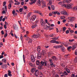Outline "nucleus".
<instances>
[{"instance_id":"nucleus-58","label":"nucleus","mask_w":77,"mask_h":77,"mask_svg":"<svg viewBox=\"0 0 77 77\" xmlns=\"http://www.w3.org/2000/svg\"><path fill=\"white\" fill-rule=\"evenodd\" d=\"M65 63H63L61 65L62 66H63V67H64V66H65Z\"/></svg>"},{"instance_id":"nucleus-36","label":"nucleus","mask_w":77,"mask_h":77,"mask_svg":"<svg viewBox=\"0 0 77 77\" xmlns=\"http://www.w3.org/2000/svg\"><path fill=\"white\" fill-rule=\"evenodd\" d=\"M56 40H52L51 41V43H55Z\"/></svg>"},{"instance_id":"nucleus-35","label":"nucleus","mask_w":77,"mask_h":77,"mask_svg":"<svg viewBox=\"0 0 77 77\" xmlns=\"http://www.w3.org/2000/svg\"><path fill=\"white\" fill-rule=\"evenodd\" d=\"M50 65L51 67H52V66H53V65H54V66H54V65H55V64H54L53 63H50Z\"/></svg>"},{"instance_id":"nucleus-33","label":"nucleus","mask_w":77,"mask_h":77,"mask_svg":"<svg viewBox=\"0 0 77 77\" xmlns=\"http://www.w3.org/2000/svg\"><path fill=\"white\" fill-rule=\"evenodd\" d=\"M59 38V37H57L54 38L52 39H55V40H57V39H58Z\"/></svg>"},{"instance_id":"nucleus-43","label":"nucleus","mask_w":77,"mask_h":77,"mask_svg":"<svg viewBox=\"0 0 77 77\" xmlns=\"http://www.w3.org/2000/svg\"><path fill=\"white\" fill-rule=\"evenodd\" d=\"M37 25H35L32 26V29H34V28H35V27L37 26Z\"/></svg>"},{"instance_id":"nucleus-56","label":"nucleus","mask_w":77,"mask_h":77,"mask_svg":"<svg viewBox=\"0 0 77 77\" xmlns=\"http://www.w3.org/2000/svg\"><path fill=\"white\" fill-rule=\"evenodd\" d=\"M74 41V39H72V40H71L70 39L69 40V42H73V41Z\"/></svg>"},{"instance_id":"nucleus-3","label":"nucleus","mask_w":77,"mask_h":77,"mask_svg":"<svg viewBox=\"0 0 77 77\" xmlns=\"http://www.w3.org/2000/svg\"><path fill=\"white\" fill-rule=\"evenodd\" d=\"M40 23L42 26H45V23H44V21L42 19H40Z\"/></svg>"},{"instance_id":"nucleus-45","label":"nucleus","mask_w":77,"mask_h":77,"mask_svg":"<svg viewBox=\"0 0 77 77\" xmlns=\"http://www.w3.org/2000/svg\"><path fill=\"white\" fill-rule=\"evenodd\" d=\"M52 14H54V15H56L57 14V12H52Z\"/></svg>"},{"instance_id":"nucleus-31","label":"nucleus","mask_w":77,"mask_h":77,"mask_svg":"<svg viewBox=\"0 0 77 77\" xmlns=\"http://www.w3.org/2000/svg\"><path fill=\"white\" fill-rule=\"evenodd\" d=\"M74 62L75 63H77V57H76L74 59Z\"/></svg>"},{"instance_id":"nucleus-20","label":"nucleus","mask_w":77,"mask_h":77,"mask_svg":"<svg viewBox=\"0 0 77 77\" xmlns=\"http://www.w3.org/2000/svg\"><path fill=\"white\" fill-rule=\"evenodd\" d=\"M52 59L54 60H57V58H56V57L55 56H53L52 57Z\"/></svg>"},{"instance_id":"nucleus-48","label":"nucleus","mask_w":77,"mask_h":77,"mask_svg":"<svg viewBox=\"0 0 77 77\" xmlns=\"http://www.w3.org/2000/svg\"><path fill=\"white\" fill-rule=\"evenodd\" d=\"M62 6H64L65 8H66V5L65 4H63L62 5Z\"/></svg>"},{"instance_id":"nucleus-6","label":"nucleus","mask_w":77,"mask_h":77,"mask_svg":"<svg viewBox=\"0 0 77 77\" xmlns=\"http://www.w3.org/2000/svg\"><path fill=\"white\" fill-rule=\"evenodd\" d=\"M42 2L43 6H44V7H45V6H46V3L44 1H42Z\"/></svg>"},{"instance_id":"nucleus-4","label":"nucleus","mask_w":77,"mask_h":77,"mask_svg":"<svg viewBox=\"0 0 77 77\" xmlns=\"http://www.w3.org/2000/svg\"><path fill=\"white\" fill-rule=\"evenodd\" d=\"M75 19V18L74 17H72L69 18V21L70 22H72L73 20H74Z\"/></svg>"},{"instance_id":"nucleus-39","label":"nucleus","mask_w":77,"mask_h":77,"mask_svg":"<svg viewBox=\"0 0 77 77\" xmlns=\"http://www.w3.org/2000/svg\"><path fill=\"white\" fill-rule=\"evenodd\" d=\"M29 64L30 66H34L33 64H32V63H29Z\"/></svg>"},{"instance_id":"nucleus-32","label":"nucleus","mask_w":77,"mask_h":77,"mask_svg":"<svg viewBox=\"0 0 77 77\" xmlns=\"http://www.w3.org/2000/svg\"><path fill=\"white\" fill-rule=\"evenodd\" d=\"M66 28L65 27H63V32H65V31L66 30Z\"/></svg>"},{"instance_id":"nucleus-29","label":"nucleus","mask_w":77,"mask_h":77,"mask_svg":"<svg viewBox=\"0 0 77 77\" xmlns=\"http://www.w3.org/2000/svg\"><path fill=\"white\" fill-rule=\"evenodd\" d=\"M71 48V46H69L67 48V50L69 51H71V50H70Z\"/></svg>"},{"instance_id":"nucleus-16","label":"nucleus","mask_w":77,"mask_h":77,"mask_svg":"<svg viewBox=\"0 0 77 77\" xmlns=\"http://www.w3.org/2000/svg\"><path fill=\"white\" fill-rule=\"evenodd\" d=\"M32 38H37V35H35V34H34L33 35H32Z\"/></svg>"},{"instance_id":"nucleus-64","label":"nucleus","mask_w":77,"mask_h":77,"mask_svg":"<svg viewBox=\"0 0 77 77\" xmlns=\"http://www.w3.org/2000/svg\"><path fill=\"white\" fill-rule=\"evenodd\" d=\"M77 43H75L74 44V46H75L76 47H77Z\"/></svg>"},{"instance_id":"nucleus-21","label":"nucleus","mask_w":77,"mask_h":77,"mask_svg":"<svg viewBox=\"0 0 77 77\" xmlns=\"http://www.w3.org/2000/svg\"><path fill=\"white\" fill-rule=\"evenodd\" d=\"M51 9L52 10H54V9H55V7L53 5H51Z\"/></svg>"},{"instance_id":"nucleus-63","label":"nucleus","mask_w":77,"mask_h":77,"mask_svg":"<svg viewBox=\"0 0 77 77\" xmlns=\"http://www.w3.org/2000/svg\"><path fill=\"white\" fill-rule=\"evenodd\" d=\"M4 57L3 55H0V59H2V58H3Z\"/></svg>"},{"instance_id":"nucleus-13","label":"nucleus","mask_w":77,"mask_h":77,"mask_svg":"<svg viewBox=\"0 0 77 77\" xmlns=\"http://www.w3.org/2000/svg\"><path fill=\"white\" fill-rule=\"evenodd\" d=\"M7 60L5 58H3L2 60V62H4V63H6V61Z\"/></svg>"},{"instance_id":"nucleus-62","label":"nucleus","mask_w":77,"mask_h":77,"mask_svg":"<svg viewBox=\"0 0 77 77\" xmlns=\"http://www.w3.org/2000/svg\"><path fill=\"white\" fill-rule=\"evenodd\" d=\"M75 55H77V49H76L75 51Z\"/></svg>"},{"instance_id":"nucleus-25","label":"nucleus","mask_w":77,"mask_h":77,"mask_svg":"<svg viewBox=\"0 0 77 77\" xmlns=\"http://www.w3.org/2000/svg\"><path fill=\"white\" fill-rule=\"evenodd\" d=\"M20 5V2H16L14 3L15 5Z\"/></svg>"},{"instance_id":"nucleus-55","label":"nucleus","mask_w":77,"mask_h":77,"mask_svg":"<svg viewBox=\"0 0 77 77\" xmlns=\"http://www.w3.org/2000/svg\"><path fill=\"white\" fill-rule=\"evenodd\" d=\"M7 36H8V33H6L4 35L5 38H6Z\"/></svg>"},{"instance_id":"nucleus-51","label":"nucleus","mask_w":77,"mask_h":77,"mask_svg":"<svg viewBox=\"0 0 77 77\" xmlns=\"http://www.w3.org/2000/svg\"><path fill=\"white\" fill-rule=\"evenodd\" d=\"M30 15H31V14L30 13H29V14H28V15L27 16V17L28 18H29V17H30Z\"/></svg>"},{"instance_id":"nucleus-61","label":"nucleus","mask_w":77,"mask_h":77,"mask_svg":"<svg viewBox=\"0 0 77 77\" xmlns=\"http://www.w3.org/2000/svg\"><path fill=\"white\" fill-rule=\"evenodd\" d=\"M63 3H66L67 2V0H63Z\"/></svg>"},{"instance_id":"nucleus-9","label":"nucleus","mask_w":77,"mask_h":77,"mask_svg":"<svg viewBox=\"0 0 77 77\" xmlns=\"http://www.w3.org/2000/svg\"><path fill=\"white\" fill-rule=\"evenodd\" d=\"M8 75L9 77H11L12 75L11 74V71L10 70L8 71Z\"/></svg>"},{"instance_id":"nucleus-42","label":"nucleus","mask_w":77,"mask_h":77,"mask_svg":"<svg viewBox=\"0 0 77 77\" xmlns=\"http://www.w3.org/2000/svg\"><path fill=\"white\" fill-rule=\"evenodd\" d=\"M71 2V0H67V3H69Z\"/></svg>"},{"instance_id":"nucleus-46","label":"nucleus","mask_w":77,"mask_h":77,"mask_svg":"<svg viewBox=\"0 0 77 77\" xmlns=\"http://www.w3.org/2000/svg\"><path fill=\"white\" fill-rule=\"evenodd\" d=\"M23 8H22L19 9L20 12H22V11H23Z\"/></svg>"},{"instance_id":"nucleus-23","label":"nucleus","mask_w":77,"mask_h":77,"mask_svg":"<svg viewBox=\"0 0 77 77\" xmlns=\"http://www.w3.org/2000/svg\"><path fill=\"white\" fill-rule=\"evenodd\" d=\"M12 6V5H11V4H10L8 6V8L9 9H10L11 8V7Z\"/></svg>"},{"instance_id":"nucleus-50","label":"nucleus","mask_w":77,"mask_h":77,"mask_svg":"<svg viewBox=\"0 0 77 77\" xmlns=\"http://www.w3.org/2000/svg\"><path fill=\"white\" fill-rule=\"evenodd\" d=\"M49 60V62H50V63H53V60H52V59H50Z\"/></svg>"},{"instance_id":"nucleus-52","label":"nucleus","mask_w":77,"mask_h":77,"mask_svg":"<svg viewBox=\"0 0 77 77\" xmlns=\"http://www.w3.org/2000/svg\"><path fill=\"white\" fill-rule=\"evenodd\" d=\"M44 29H46V30L48 29V27H47V26H44Z\"/></svg>"},{"instance_id":"nucleus-10","label":"nucleus","mask_w":77,"mask_h":77,"mask_svg":"<svg viewBox=\"0 0 77 77\" xmlns=\"http://www.w3.org/2000/svg\"><path fill=\"white\" fill-rule=\"evenodd\" d=\"M66 8H67V9H69L70 8H71V5H70L69 4H68L66 5Z\"/></svg>"},{"instance_id":"nucleus-11","label":"nucleus","mask_w":77,"mask_h":77,"mask_svg":"<svg viewBox=\"0 0 77 77\" xmlns=\"http://www.w3.org/2000/svg\"><path fill=\"white\" fill-rule=\"evenodd\" d=\"M62 47V45H59V46H54V48H60V47Z\"/></svg>"},{"instance_id":"nucleus-26","label":"nucleus","mask_w":77,"mask_h":77,"mask_svg":"<svg viewBox=\"0 0 77 77\" xmlns=\"http://www.w3.org/2000/svg\"><path fill=\"white\" fill-rule=\"evenodd\" d=\"M42 53L43 55H44L45 54V50H42Z\"/></svg>"},{"instance_id":"nucleus-2","label":"nucleus","mask_w":77,"mask_h":77,"mask_svg":"<svg viewBox=\"0 0 77 77\" xmlns=\"http://www.w3.org/2000/svg\"><path fill=\"white\" fill-rule=\"evenodd\" d=\"M61 14L63 15H66L68 16L69 15V14L67 13V12L65 11H63L61 12Z\"/></svg>"},{"instance_id":"nucleus-54","label":"nucleus","mask_w":77,"mask_h":77,"mask_svg":"<svg viewBox=\"0 0 77 77\" xmlns=\"http://www.w3.org/2000/svg\"><path fill=\"white\" fill-rule=\"evenodd\" d=\"M2 18H3V16H1V17H0V21H2Z\"/></svg>"},{"instance_id":"nucleus-59","label":"nucleus","mask_w":77,"mask_h":77,"mask_svg":"<svg viewBox=\"0 0 77 77\" xmlns=\"http://www.w3.org/2000/svg\"><path fill=\"white\" fill-rule=\"evenodd\" d=\"M65 63H63L61 65L62 66H63V67H64V66H65Z\"/></svg>"},{"instance_id":"nucleus-12","label":"nucleus","mask_w":77,"mask_h":77,"mask_svg":"<svg viewBox=\"0 0 77 77\" xmlns=\"http://www.w3.org/2000/svg\"><path fill=\"white\" fill-rule=\"evenodd\" d=\"M36 69L35 68H32L31 69V72H32L33 73L35 71V70Z\"/></svg>"},{"instance_id":"nucleus-38","label":"nucleus","mask_w":77,"mask_h":77,"mask_svg":"<svg viewBox=\"0 0 77 77\" xmlns=\"http://www.w3.org/2000/svg\"><path fill=\"white\" fill-rule=\"evenodd\" d=\"M65 75H68V73L66 72V71H64L63 73Z\"/></svg>"},{"instance_id":"nucleus-27","label":"nucleus","mask_w":77,"mask_h":77,"mask_svg":"<svg viewBox=\"0 0 77 77\" xmlns=\"http://www.w3.org/2000/svg\"><path fill=\"white\" fill-rule=\"evenodd\" d=\"M8 67V66H7V64H5L4 65V69H6Z\"/></svg>"},{"instance_id":"nucleus-24","label":"nucleus","mask_w":77,"mask_h":77,"mask_svg":"<svg viewBox=\"0 0 77 77\" xmlns=\"http://www.w3.org/2000/svg\"><path fill=\"white\" fill-rule=\"evenodd\" d=\"M75 48H76V46H75L74 45H73L72 47V50H75Z\"/></svg>"},{"instance_id":"nucleus-34","label":"nucleus","mask_w":77,"mask_h":77,"mask_svg":"<svg viewBox=\"0 0 77 77\" xmlns=\"http://www.w3.org/2000/svg\"><path fill=\"white\" fill-rule=\"evenodd\" d=\"M39 11H35L34 13H35L36 14H39Z\"/></svg>"},{"instance_id":"nucleus-5","label":"nucleus","mask_w":77,"mask_h":77,"mask_svg":"<svg viewBox=\"0 0 77 77\" xmlns=\"http://www.w3.org/2000/svg\"><path fill=\"white\" fill-rule=\"evenodd\" d=\"M41 53L38 52V53L37 57L38 59H40L41 58L42 56Z\"/></svg>"},{"instance_id":"nucleus-1","label":"nucleus","mask_w":77,"mask_h":77,"mask_svg":"<svg viewBox=\"0 0 77 77\" xmlns=\"http://www.w3.org/2000/svg\"><path fill=\"white\" fill-rule=\"evenodd\" d=\"M47 61H42L40 62V65L41 66H46L47 65Z\"/></svg>"},{"instance_id":"nucleus-18","label":"nucleus","mask_w":77,"mask_h":77,"mask_svg":"<svg viewBox=\"0 0 77 77\" xmlns=\"http://www.w3.org/2000/svg\"><path fill=\"white\" fill-rule=\"evenodd\" d=\"M60 48L61 49L62 51H64L65 49L64 47L62 46H61V47Z\"/></svg>"},{"instance_id":"nucleus-28","label":"nucleus","mask_w":77,"mask_h":77,"mask_svg":"<svg viewBox=\"0 0 77 77\" xmlns=\"http://www.w3.org/2000/svg\"><path fill=\"white\" fill-rule=\"evenodd\" d=\"M36 64L37 65H39V64H40V62L39 61H36Z\"/></svg>"},{"instance_id":"nucleus-44","label":"nucleus","mask_w":77,"mask_h":77,"mask_svg":"<svg viewBox=\"0 0 77 77\" xmlns=\"http://www.w3.org/2000/svg\"><path fill=\"white\" fill-rule=\"evenodd\" d=\"M38 69H42V66H39L38 67Z\"/></svg>"},{"instance_id":"nucleus-53","label":"nucleus","mask_w":77,"mask_h":77,"mask_svg":"<svg viewBox=\"0 0 77 77\" xmlns=\"http://www.w3.org/2000/svg\"><path fill=\"white\" fill-rule=\"evenodd\" d=\"M6 2H4L3 3V6H5V5H6Z\"/></svg>"},{"instance_id":"nucleus-22","label":"nucleus","mask_w":77,"mask_h":77,"mask_svg":"<svg viewBox=\"0 0 77 77\" xmlns=\"http://www.w3.org/2000/svg\"><path fill=\"white\" fill-rule=\"evenodd\" d=\"M48 1H49V3H48V5H51V4H52V2H51V1H52V0H49Z\"/></svg>"},{"instance_id":"nucleus-8","label":"nucleus","mask_w":77,"mask_h":77,"mask_svg":"<svg viewBox=\"0 0 77 77\" xmlns=\"http://www.w3.org/2000/svg\"><path fill=\"white\" fill-rule=\"evenodd\" d=\"M39 71H38V70H36L35 71V75L36 76H38V75H39Z\"/></svg>"},{"instance_id":"nucleus-57","label":"nucleus","mask_w":77,"mask_h":77,"mask_svg":"<svg viewBox=\"0 0 77 77\" xmlns=\"http://www.w3.org/2000/svg\"><path fill=\"white\" fill-rule=\"evenodd\" d=\"M66 34H68L69 33V30H67V31H66Z\"/></svg>"},{"instance_id":"nucleus-30","label":"nucleus","mask_w":77,"mask_h":77,"mask_svg":"<svg viewBox=\"0 0 77 77\" xmlns=\"http://www.w3.org/2000/svg\"><path fill=\"white\" fill-rule=\"evenodd\" d=\"M66 72H68V73H70V70H69V69H66Z\"/></svg>"},{"instance_id":"nucleus-49","label":"nucleus","mask_w":77,"mask_h":77,"mask_svg":"<svg viewBox=\"0 0 77 77\" xmlns=\"http://www.w3.org/2000/svg\"><path fill=\"white\" fill-rule=\"evenodd\" d=\"M32 61V62H35V58H33L32 59H31Z\"/></svg>"},{"instance_id":"nucleus-37","label":"nucleus","mask_w":77,"mask_h":77,"mask_svg":"<svg viewBox=\"0 0 77 77\" xmlns=\"http://www.w3.org/2000/svg\"><path fill=\"white\" fill-rule=\"evenodd\" d=\"M60 18L61 20H63V19L65 18V16H61Z\"/></svg>"},{"instance_id":"nucleus-17","label":"nucleus","mask_w":77,"mask_h":77,"mask_svg":"<svg viewBox=\"0 0 77 77\" xmlns=\"http://www.w3.org/2000/svg\"><path fill=\"white\" fill-rule=\"evenodd\" d=\"M14 29L16 30H18V27L17 26H14Z\"/></svg>"},{"instance_id":"nucleus-60","label":"nucleus","mask_w":77,"mask_h":77,"mask_svg":"<svg viewBox=\"0 0 77 77\" xmlns=\"http://www.w3.org/2000/svg\"><path fill=\"white\" fill-rule=\"evenodd\" d=\"M65 63H63L61 65L62 66H63V67H64V66H65Z\"/></svg>"},{"instance_id":"nucleus-47","label":"nucleus","mask_w":77,"mask_h":77,"mask_svg":"<svg viewBox=\"0 0 77 77\" xmlns=\"http://www.w3.org/2000/svg\"><path fill=\"white\" fill-rule=\"evenodd\" d=\"M23 35L22 34H21L20 35V39L22 41L23 40Z\"/></svg>"},{"instance_id":"nucleus-14","label":"nucleus","mask_w":77,"mask_h":77,"mask_svg":"<svg viewBox=\"0 0 77 77\" xmlns=\"http://www.w3.org/2000/svg\"><path fill=\"white\" fill-rule=\"evenodd\" d=\"M37 0H34L33 2H29V4L30 5H33V4H34V3H35V2H36Z\"/></svg>"},{"instance_id":"nucleus-41","label":"nucleus","mask_w":77,"mask_h":77,"mask_svg":"<svg viewBox=\"0 0 77 77\" xmlns=\"http://www.w3.org/2000/svg\"><path fill=\"white\" fill-rule=\"evenodd\" d=\"M29 43H31L32 42V39H31L30 38H29Z\"/></svg>"},{"instance_id":"nucleus-15","label":"nucleus","mask_w":77,"mask_h":77,"mask_svg":"<svg viewBox=\"0 0 77 77\" xmlns=\"http://www.w3.org/2000/svg\"><path fill=\"white\" fill-rule=\"evenodd\" d=\"M37 5L38 6H41V1H40V0H38V1Z\"/></svg>"},{"instance_id":"nucleus-7","label":"nucleus","mask_w":77,"mask_h":77,"mask_svg":"<svg viewBox=\"0 0 77 77\" xmlns=\"http://www.w3.org/2000/svg\"><path fill=\"white\" fill-rule=\"evenodd\" d=\"M36 15H34L33 16L31 17V20H32V21H34V20H35V19H36Z\"/></svg>"},{"instance_id":"nucleus-19","label":"nucleus","mask_w":77,"mask_h":77,"mask_svg":"<svg viewBox=\"0 0 77 77\" xmlns=\"http://www.w3.org/2000/svg\"><path fill=\"white\" fill-rule=\"evenodd\" d=\"M37 50L38 51H39L41 50V47L39 46L38 47Z\"/></svg>"},{"instance_id":"nucleus-40","label":"nucleus","mask_w":77,"mask_h":77,"mask_svg":"<svg viewBox=\"0 0 77 77\" xmlns=\"http://www.w3.org/2000/svg\"><path fill=\"white\" fill-rule=\"evenodd\" d=\"M35 57H34V56L33 55H31V59H34Z\"/></svg>"}]
</instances>
